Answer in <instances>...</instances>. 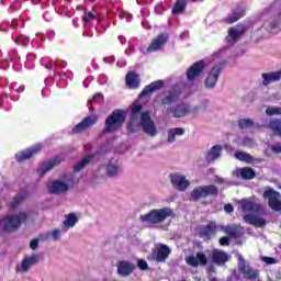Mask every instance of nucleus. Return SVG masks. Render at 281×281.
<instances>
[{"mask_svg": "<svg viewBox=\"0 0 281 281\" xmlns=\"http://www.w3.org/2000/svg\"><path fill=\"white\" fill-rule=\"evenodd\" d=\"M170 112L172 113L173 117H186V115L190 113V105H188V103H180L173 108H170Z\"/></svg>", "mask_w": 281, "mask_h": 281, "instance_id": "obj_28", "label": "nucleus"}, {"mask_svg": "<svg viewBox=\"0 0 281 281\" xmlns=\"http://www.w3.org/2000/svg\"><path fill=\"white\" fill-rule=\"evenodd\" d=\"M175 216V212L172 209L166 206L162 209H153L147 214H143L139 216L140 223H146L148 227H153L155 225H161V223H166L167 218H172Z\"/></svg>", "mask_w": 281, "mask_h": 281, "instance_id": "obj_1", "label": "nucleus"}, {"mask_svg": "<svg viewBox=\"0 0 281 281\" xmlns=\"http://www.w3.org/2000/svg\"><path fill=\"white\" fill-rule=\"evenodd\" d=\"M139 75H137L135 71H128L125 76V83L128 89H139L140 85Z\"/></svg>", "mask_w": 281, "mask_h": 281, "instance_id": "obj_26", "label": "nucleus"}, {"mask_svg": "<svg viewBox=\"0 0 281 281\" xmlns=\"http://www.w3.org/2000/svg\"><path fill=\"white\" fill-rule=\"evenodd\" d=\"M25 221H27L26 213L7 215L0 220V232L12 234V232H16Z\"/></svg>", "mask_w": 281, "mask_h": 281, "instance_id": "obj_3", "label": "nucleus"}, {"mask_svg": "<svg viewBox=\"0 0 281 281\" xmlns=\"http://www.w3.org/2000/svg\"><path fill=\"white\" fill-rule=\"evenodd\" d=\"M119 170H120V167H117L115 165H110V166H108L106 172H108L109 177H115V175H117Z\"/></svg>", "mask_w": 281, "mask_h": 281, "instance_id": "obj_45", "label": "nucleus"}, {"mask_svg": "<svg viewBox=\"0 0 281 281\" xmlns=\"http://www.w3.org/2000/svg\"><path fill=\"white\" fill-rule=\"evenodd\" d=\"M1 106H3V101H1V99H0V109H1Z\"/></svg>", "mask_w": 281, "mask_h": 281, "instance_id": "obj_58", "label": "nucleus"}, {"mask_svg": "<svg viewBox=\"0 0 281 281\" xmlns=\"http://www.w3.org/2000/svg\"><path fill=\"white\" fill-rule=\"evenodd\" d=\"M93 159H95V155L94 154H88L86 155L81 161L77 162L74 166V172H80L83 168H87V166H89L91 164V161H93Z\"/></svg>", "mask_w": 281, "mask_h": 281, "instance_id": "obj_32", "label": "nucleus"}, {"mask_svg": "<svg viewBox=\"0 0 281 281\" xmlns=\"http://www.w3.org/2000/svg\"><path fill=\"white\" fill-rule=\"evenodd\" d=\"M217 229H218V226H216V223L211 222L206 226H203L200 229V238L212 240V236L216 234Z\"/></svg>", "mask_w": 281, "mask_h": 281, "instance_id": "obj_25", "label": "nucleus"}, {"mask_svg": "<svg viewBox=\"0 0 281 281\" xmlns=\"http://www.w3.org/2000/svg\"><path fill=\"white\" fill-rule=\"evenodd\" d=\"M186 262L189 267H193L194 269L199 266L205 267L207 265V256L205 252H196L195 256L186 257Z\"/></svg>", "mask_w": 281, "mask_h": 281, "instance_id": "obj_16", "label": "nucleus"}, {"mask_svg": "<svg viewBox=\"0 0 281 281\" xmlns=\"http://www.w3.org/2000/svg\"><path fill=\"white\" fill-rule=\"evenodd\" d=\"M140 126L146 135H150V137H155V135H157V126H155V122L150 119V113H142Z\"/></svg>", "mask_w": 281, "mask_h": 281, "instance_id": "obj_9", "label": "nucleus"}, {"mask_svg": "<svg viewBox=\"0 0 281 281\" xmlns=\"http://www.w3.org/2000/svg\"><path fill=\"white\" fill-rule=\"evenodd\" d=\"M186 130H183V127H176V128H170L168 131V142L169 144L175 143V139H177V137H181V135H184Z\"/></svg>", "mask_w": 281, "mask_h": 281, "instance_id": "obj_36", "label": "nucleus"}, {"mask_svg": "<svg viewBox=\"0 0 281 281\" xmlns=\"http://www.w3.org/2000/svg\"><path fill=\"white\" fill-rule=\"evenodd\" d=\"M207 196H218V187L214 184L196 187L191 191L189 200L193 201V203H196V201H201V199H207Z\"/></svg>", "mask_w": 281, "mask_h": 281, "instance_id": "obj_4", "label": "nucleus"}, {"mask_svg": "<svg viewBox=\"0 0 281 281\" xmlns=\"http://www.w3.org/2000/svg\"><path fill=\"white\" fill-rule=\"evenodd\" d=\"M239 175L244 181H251V179H256V170H254L251 167L240 168Z\"/></svg>", "mask_w": 281, "mask_h": 281, "instance_id": "obj_34", "label": "nucleus"}, {"mask_svg": "<svg viewBox=\"0 0 281 281\" xmlns=\"http://www.w3.org/2000/svg\"><path fill=\"white\" fill-rule=\"evenodd\" d=\"M236 159L239 161H245L246 164H254V156L245 153V151H237L235 153Z\"/></svg>", "mask_w": 281, "mask_h": 281, "instance_id": "obj_39", "label": "nucleus"}, {"mask_svg": "<svg viewBox=\"0 0 281 281\" xmlns=\"http://www.w3.org/2000/svg\"><path fill=\"white\" fill-rule=\"evenodd\" d=\"M271 150H272V153H276L277 155H280L281 154V144L278 143L276 145H272Z\"/></svg>", "mask_w": 281, "mask_h": 281, "instance_id": "obj_51", "label": "nucleus"}, {"mask_svg": "<svg viewBox=\"0 0 281 281\" xmlns=\"http://www.w3.org/2000/svg\"><path fill=\"white\" fill-rule=\"evenodd\" d=\"M160 89H164V80L153 81L139 92L138 98H146V95H150V93H155Z\"/></svg>", "mask_w": 281, "mask_h": 281, "instance_id": "obj_21", "label": "nucleus"}, {"mask_svg": "<svg viewBox=\"0 0 281 281\" xmlns=\"http://www.w3.org/2000/svg\"><path fill=\"white\" fill-rule=\"evenodd\" d=\"M205 70V60L201 59L195 61L192 66L187 69V80L189 82H194L196 78L203 74Z\"/></svg>", "mask_w": 281, "mask_h": 281, "instance_id": "obj_10", "label": "nucleus"}, {"mask_svg": "<svg viewBox=\"0 0 281 281\" xmlns=\"http://www.w3.org/2000/svg\"><path fill=\"white\" fill-rule=\"evenodd\" d=\"M23 201V194H18L15 196V199H13V201L11 202L10 204V207L14 209V207H18L19 204Z\"/></svg>", "mask_w": 281, "mask_h": 281, "instance_id": "obj_46", "label": "nucleus"}, {"mask_svg": "<svg viewBox=\"0 0 281 281\" xmlns=\"http://www.w3.org/2000/svg\"><path fill=\"white\" fill-rule=\"evenodd\" d=\"M254 121H251V119H241L238 121V126L239 128L241 130H245V128H251V126H254Z\"/></svg>", "mask_w": 281, "mask_h": 281, "instance_id": "obj_42", "label": "nucleus"}, {"mask_svg": "<svg viewBox=\"0 0 281 281\" xmlns=\"http://www.w3.org/2000/svg\"><path fill=\"white\" fill-rule=\"evenodd\" d=\"M222 71V65H216L211 69L204 83L206 89H214V87H216V82H218V78L221 77Z\"/></svg>", "mask_w": 281, "mask_h": 281, "instance_id": "obj_12", "label": "nucleus"}, {"mask_svg": "<svg viewBox=\"0 0 281 281\" xmlns=\"http://www.w3.org/2000/svg\"><path fill=\"white\" fill-rule=\"evenodd\" d=\"M265 262H267L268 265H276V258H273V257H266L265 258Z\"/></svg>", "mask_w": 281, "mask_h": 281, "instance_id": "obj_55", "label": "nucleus"}, {"mask_svg": "<svg viewBox=\"0 0 281 281\" xmlns=\"http://www.w3.org/2000/svg\"><path fill=\"white\" fill-rule=\"evenodd\" d=\"M212 281H216V279H213Z\"/></svg>", "mask_w": 281, "mask_h": 281, "instance_id": "obj_59", "label": "nucleus"}, {"mask_svg": "<svg viewBox=\"0 0 281 281\" xmlns=\"http://www.w3.org/2000/svg\"><path fill=\"white\" fill-rule=\"evenodd\" d=\"M67 190H69V184L60 180H55L52 182L48 192H50V194H63L67 192Z\"/></svg>", "mask_w": 281, "mask_h": 281, "instance_id": "obj_27", "label": "nucleus"}, {"mask_svg": "<svg viewBox=\"0 0 281 281\" xmlns=\"http://www.w3.org/2000/svg\"><path fill=\"white\" fill-rule=\"evenodd\" d=\"M262 85L263 87H269L271 82H280L281 80V70L274 72H265L262 74Z\"/></svg>", "mask_w": 281, "mask_h": 281, "instance_id": "obj_30", "label": "nucleus"}, {"mask_svg": "<svg viewBox=\"0 0 281 281\" xmlns=\"http://www.w3.org/2000/svg\"><path fill=\"white\" fill-rule=\"evenodd\" d=\"M189 1H194V0H176L171 13L177 16L179 14H183L186 12V8H188V2Z\"/></svg>", "mask_w": 281, "mask_h": 281, "instance_id": "obj_33", "label": "nucleus"}, {"mask_svg": "<svg viewBox=\"0 0 281 281\" xmlns=\"http://www.w3.org/2000/svg\"><path fill=\"white\" fill-rule=\"evenodd\" d=\"M66 184L68 186V188H74L76 186V183H78V181H80L78 178H76V176L70 175L67 178H65Z\"/></svg>", "mask_w": 281, "mask_h": 281, "instance_id": "obj_43", "label": "nucleus"}, {"mask_svg": "<svg viewBox=\"0 0 281 281\" xmlns=\"http://www.w3.org/2000/svg\"><path fill=\"white\" fill-rule=\"evenodd\" d=\"M170 179L173 188H177L179 192H186V190L190 188V181H188L183 175L173 173L170 175Z\"/></svg>", "mask_w": 281, "mask_h": 281, "instance_id": "obj_14", "label": "nucleus"}, {"mask_svg": "<svg viewBox=\"0 0 281 281\" xmlns=\"http://www.w3.org/2000/svg\"><path fill=\"white\" fill-rule=\"evenodd\" d=\"M266 115L273 117V115H281L280 108L268 106L266 109Z\"/></svg>", "mask_w": 281, "mask_h": 281, "instance_id": "obj_44", "label": "nucleus"}, {"mask_svg": "<svg viewBox=\"0 0 281 281\" xmlns=\"http://www.w3.org/2000/svg\"><path fill=\"white\" fill-rule=\"evenodd\" d=\"M76 223H78V217L74 213L68 214L67 220L64 221L65 227H74Z\"/></svg>", "mask_w": 281, "mask_h": 281, "instance_id": "obj_40", "label": "nucleus"}, {"mask_svg": "<svg viewBox=\"0 0 281 281\" xmlns=\"http://www.w3.org/2000/svg\"><path fill=\"white\" fill-rule=\"evenodd\" d=\"M243 218L247 225H252V227H267V220L256 214H245Z\"/></svg>", "mask_w": 281, "mask_h": 281, "instance_id": "obj_22", "label": "nucleus"}, {"mask_svg": "<svg viewBox=\"0 0 281 281\" xmlns=\"http://www.w3.org/2000/svg\"><path fill=\"white\" fill-rule=\"evenodd\" d=\"M82 21L83 25H89V23H92V21H97L100 25L102 23V18L100 16V13L95 11V8H92L90 11H87V9H85Z\"/></svg>", "mask_w": 281, "mask_h": 281, "instance_id": "obj_24", "label": "nucleus"}, {"mask_svg": "<svg viewBox=\"0 0 281 281\" xmlns=\"http://www.w3.org/2000/svg\"><path fill=\"white\" fill-rule=\"evenodd\" d=\"M224 212H226V214H232V212H234V206L232 204H225L224 205Z\"/></svg>", "mask_w": 281, "mask_h": 281, "instance_id": "obj_52", "label": "nucleus"}, {"mask_svg": "<svg viewBox=\"0 0 281 281\" xmlns=\"http://www.w3.org/2000/svg\"><path fill=\"white\" fill-rule=\"evenodd\" d=\"M142 109H144L142 104H132V116L135 117V115L142 113Z\"/></svg>", "mask_w": 281, "mask_h": 281, "instance_id": "obj_47", "label": "nucleus"}, {"mask_svg": "<svg viewBox=\"0 0 281 281\" xmlns=\"http://www.w3.org/2000/svg\"><path fill=\"white\" fill-rule=\"evenodd\" d=\"M170 254H172V249H170L168 245L159 244V246L156 248V262H166V260H168L170 257Z\"/></svg>", "mask_w": 281, "mask_h": 281, "instance_id": "obj_20", "label": "nucleus"}, {"mask_svg": "<svg viewBox=\"0 0 281 281\" xmlns=\"http://www.w3.org/2000/svg\"><path fill=\"white\" fill-rule=\"evenodd\" d=\"M36 262H38V257L36 255L24 258L22 261V269L24 271H29L30 267H32V265H36Z\"/></svg>", "mask_w": 281, "mask_h": 281, "instance_id": "obj_37", "label": "nucleus"}, {"mask_svg": "<svg viewBox=\"0 0 281 281\" xmlns=\"http://www.w3.org/2000/svg\"><path fill=\"white\" fill-rule=\"evenodd\" d=\"M126 122V111L122 109H115L104 122L102 135H109L111 133H117Z\"/></svg>", "mask_w": 281, "mask_h": 281, "instance_id": "obj_2", "label": "nucleus"}, {"mask_svg": "<svg viewBox=\"0 0 281 281\" xmlns=\"http://www.w3.org/2000/svg\"><path fill=\"white\" fill-rule=\"evenodd\" d=\"M179 98H181V91L177 89H171L168 91V94H166L161 99V104L164 106H170V104H177V102H179Z\"/></svg>", "mask_w": 281, "mask_h": 281, "instance_id": "obj_23", "label": "nucleus"}, {"mask_svg": "<svg viewBox=\"0 0 281 281\" xmlns=\"http://www.w3.org/2000/svg\"><path fill=\"white\" fill-rule=\"evenodd\" d=\"M95 98H102V94L101 93H97L93 99L95 100Z\"/></svg>", "mask_w": 281, "mask_h": 281, "instance_id": "obj_57", "label": "nucleus"}, {"mask_svg": "<svg viewBox=\"0 0 281 281\" xmlns=\"http://www.w3.org/2000/svg\"><path fill=\"white\" fill-rule=\"evenodd\" d=\"M128 133H135V130L133 128V121H130L126 125Z\"/></svg>", "mask_w": 281, "mask_h": 281, "instance_id": "obj_56", "label": "nucleus"}, {"mask_svg": "<svg viewBox=\"0 0 281 281\" xmlns=\"http://www.w3.org/2000/svg\"><path fill=\"white\" fill-rule=\"evenodd\" d=\"M229 243H231L229 237H227V236H223L220 238V245L222 247H229Z\"/></svg>", "mask_w": 281, "mask_h": 281, "instance_id": "obj_50", "label": "nucleus"}, {"mask_svg": "<svg viewBox=\"0 0 281 281\" xmlns=\"http://www.w3.org/2000/svg\"><path fill=\"white\" fill-rule=\"evenodd\" d=\"M238 205L243 212H255V214H260L262 212V205L258 204L249 199H241L237 201Z\"/></svg>", "mask_w": 281, "mask_h": 281, "instance_id": "obj_15", "label": "nucleus"}, {"mask_svg": "<svg viewBox=\"0 0 281 281\" xmlns=\"http://www.w3.org/2000/svg\"><path fill=\"white\" fill-rule=\"evenodd\" d=\"M245 14H247V10L245 9V7L237 5L235 9L232 10V14L228 15L224 20V22L227 25H233V23H236L237 21H240V19H243V16H245Z\"/></svg>", "mask_w": 281, "mask_h": 281, "instance_id": "obj_17", "label": "nucleus"}, {"mask_svg": "<svg viewBox=\"0 0 281 281\" xmlns=\"http://www.w3.org/2000/svg\"><path fill=\"white\" fill-rule=\"evenodd\" d=\"M269 128L274 133V135H278V137H281V120L274 119L270 121Z\"/></svg>", "mask_w": 281, "mask_h": 281, "instance_id": "obj_38", "label": "nucleus"}, {"mask_svg": "<svg viewBox=\"0 0 281 281\" xmlns=\"http://www.w3.org/2000/svg\"><path fill=\"white\" fill-rule=\"evenodd\" d=\"M99 120L100 117L95 114L83 117L80 123L72 127V135H82V133H86V131H89V128L95 126Z\"/></svg>", "mask_w": 281, "mask_h": 281, "instance_id": "obj_6", "label": "nucleus"}, {"mask_svg": "<svg viewBox=\"0 0 281 281\" xmlns=\"http://www.w3.org/2000/svg\"><path fill=\"white\" fill-rule=\"evenodd\" d=\"M223 151V147L221 145L213 146L206 154V161H215L221 157V153Z\"/></svg>", "mask_w": 281, "mask_h": 281, "instance_id": "obj_35", "label": "nucleus"}, {"mask_svg": "<svg viewBox=\"0 0 281 281\" xmlns=\"http://www.w3.org/2000/svg\"><path fill=\"white\" fill-rule=\"evenodd\" d=\"M168 33H160L155 40L151 41L150 45L147 47V52H159L166 43H168Z\"/></svg>", "mask_w": 281, "mask_h": 281, "instance_id": "obj_18", "label": "nucleus"}, {"mask_svg": "<svg viewBox=\"0 0 281 281\" xmlns=\"http://www.w3.org/2000/svg\"><path fill=\"white\" fill-rule=\"evenodd\" d=\"M263 199H268V205L273 212H281V195L276 189L268 187L263 191Z\"/></svg>", "mask_w": 281, "mask_h": 281, "instance_id": "obj_7", "label": "nucleus"}, {"mask_svg": "<svg viewBox=\"0 0 281 281\" xmlns=\"http://www.w3.org/2000/svg\"><path fill=\"white\" fill-rule=\"evenodd\" d=\"M116 267V273L122 278H128V276H131V273H133V271L137 269V266H135V263L126 260L117 261Z\"/></svg>", "mask_w": 281, "mask_h": 281, "instance_id": "obj_13", "label": "nucleus"}, {"mask_svg": "<svg viewBox=\"0 0 281 281\" xmlns=\"http://www.w3.org/2000/svg\"><path fill=\"white\" fill-rule=\"evenodd\" d=\"M43 147L41 145H34L32 147H29L22 151H19L15 154V160L18 164H23V161H27V159H32L34 155H38Z\"/></svg>", "mask_w": 281, "mask_h": 281, "instance_id": "obj_11", "label": "nucleus"}, {"mask_svg": "<svg viewBox=\"0 0 281 281\" xmlns=\"http://www.w3.org/2000/svg\"><path fill=\"white\" fill-rule=\"evenodd\" d=\"M0 210H1V205H0Z\"/></svg>", "mask_w": 281, "mask_h": 281, "instance_id": "obj_60", "label": "nucleus"}, {"mask_svg": "<svg viewBox=\"0 0 281 281\" xmlns=\"http://www.w3.org/2000/svg\"><path fill=\"white\" fill-rule=\"evenodd\" d=\"M12 89L15 91V93H23L25 91V86L19 85V83H12Z\"/></svg>", "mask_w": 281, "mask_h": 281, "instance_id": "obj_49", "label": "nucleus"}, {"mask_svg": "<svg viewBox=\"0 0 281 281\" xmlns=\"http://www.w3.org/2000/svg\"><path fill=\"white\" fill-rule=\"evenodd\" d=\"M237 269L238 272L243 276L244 280H260V270L249 266V263H247L243 257H239Z\"/></svg>", "mask_w": 281, "mask_h": 281, "instance_id": "obj_5", "label": "nucleus"}, {"mask_svg": "<svg viewBox=\"0 0 281 281\" xmlns=\"http://www.w3.org/2000/svg\"><path fill=\"white\" fill-rule=\"evenodd\" d=\"M212 260L215 265H225V262L229 261V255L223 250L214 249L212 251Z\"/></svg>", "mask_w": 281, "mask_h": 281, "instance_id": "obj_29", "label": "nucleus"}, {"mask_svg": "<svg viewBox=\"0 0 281 281\" xmlns=\"http://www.w3.org/2000/svg\"><path fill=\"white\" fill-rule=\"evenodd\" d=\"M137 267L140 269V271H148V262L144 259H138Z\"/></svg>", "mask_w": 281, "mask_h": 281, "instance_id": "obj_48", "label": "nucleus"}, {"mask_svg": "<svg viewBox=\"0 0 281 281\" xmlns=\"http://www.w3.org/2000/svg\"><path fill=\"white\" fill-rule=\"evenodd\" d=\"M30 247L31 249H38V239L35 238V239H32L31 243H30Z\"/></svg>", "mask_w": 281, "mask_h": 281, "instance_id": "obj_54", "label": "nucleus"}, {"mask_svg": "<svg viewBox=\"0 0 281 281\" xmlns=\"http://www.w3.org/2000/svg\"><path fill=\"white\" fill-rule=\"evenodd\" d=\"M14 42L16 45H21L22 47H27V45H30V37L25 35H19L18 37H15Z\"/></svg>", "mask_w": 281, "mask_h": 281, "instance_id": "obj_41", "label": "nucleus"}, {"mask_svg": "<svg viewBox=\"0 0 281 281\" xmlns=\"http://www.w3.org/2000/svg\"><path fill=\"white\" fill-rule=\"evenodd\" d=\"M53 240H59L60 239V229H55L52 233Z\"/></svg>", "mask_w": 281, "mask_h": 281, "instance_id": "obj_53", "label": "nucleus"}, {"mask_svg": "<svg viewBox=\"0 0 281 281\" xmlns=\"http://www.w3.org/2000/svg\"><path fill=\"white\" fill-rule=\"evenodd\" d=\"M222 232L227 234L229 238H240V236L245 235V227L240 225H227L222 227Z\"/></svg>", "mask_w": 281, "mask_h": 281, "instance_id": "obj_19", "label": "nucleus"}, {"mask_svg": "<svg viewBox=\"0 0 281 281\" xmlns=\"http://www.w3.org/2000/svg\"><path fill=\"white\" fill-rule=\"evenodd\" d=\"M246 33L247 25H245L244 23H238L236 26H232L228 29V35L226 36V41L229 45H236V43L239 42Z\"/></svg>", "mask_w": 281, "mask_h": 281, "instance_id": "obj_8", "label": "nucleus"}, {"mask_svg": "<svg viewBox=\"0 0 281 281\" xmlns=\"http://www.w3.org/2000/svg\"><path fill=\"white\" fill-rule=\"evenodd\" d=\"M61 162H63V158H60L59 156H56L52 160H48L47 162L42 164L40 167V171L42 172V175H45L46 172H49L52 168H55V166H60Z\"/></svg>", "mask_w": 281, "mask_h": 281, "instance_id": "obj_31", "label": "nucleus"}]
</instances>
